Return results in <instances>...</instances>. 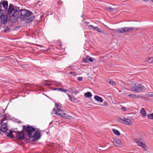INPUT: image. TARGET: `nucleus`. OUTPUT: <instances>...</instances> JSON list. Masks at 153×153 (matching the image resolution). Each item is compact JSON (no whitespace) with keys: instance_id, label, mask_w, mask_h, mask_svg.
Returning a JSON list of instances; mask_svg holds the SVG:
<instances>
[{"instance_id":"f257e3e1","label":"nucleus","mask_w":153,"mask_h":153,"mask_svg":"<svg viewBox=\"0 0 153 153\" xmlns=\"http://www.w3.org/2000/svg\"><path fill=\"white\" fill-rule=\"evenodd\" d=\"M18 12V14H16L17 16L15 15L13 18L16 19V22L18 21L17 19L19 18L22 20L26 19L27 23H30L34 19L33 13L29 10L25 9H19Z\"/></svg>"},{"instance_id":"f03ea898","label":"nucleus","mask_w":153,"mask_h":153,"mask_svg":"<svg viewBox=\"0 0 153 153\" xmlns=\"http://www.w3.org/2000/svg\"><path fill=\"white\" fill-rule=\"evenodd\" d=\"M19 7L14 6L13 5L10 4L7 10H6V14L8 15H10V20L12 23H13L16 22V19L13 18L16 15L17 16V14H18V10H19Z\"/></svg>"},{"instance_id":"7ed1b4c3","label":"nucleus","mask_w":153,"mask_h":153,"mask_svg":"<svg viewBox=\"0 0 153 153\" xmlns=\"http://www.w3.org/2000/svg\"><path fill=\"white\" fill-rule=\"evenodd\" d=\"M22 128L25 133H27V135L28 137V138L26 139V141L27 142H30L29 140L31 138V136L36 131V128H34L28 125H23Z\"/></svg>"},{"instance_id":"20e7f679","label":"nucleus","mask_w":153,"mask_h":153,"mask_svg":"<svg viewBox=\"0 0 153 153\" xmlns=\"http://www.w3.org/2000/svg\"><path fill=\"white\" fill-rule=\"evenodd\" d=\"M138 28L136 27H124L120 28H118L117 30L120 33H126L131 32L133 31L135 32L137 31Z\"/></svg>"},{"instance_id":"39448f33","label":"nucleus","mask_w":153,"mask_h":153,"mask_svg":"<svg viewBox=\"0 0 153 153\" xmlns=\"http://www.w3.org/2000/svg\"><path fill=\"white\" fill-rule=\"evenodd\" d=\"M41 132V131L39 129L36 128V130L35 131V132L33 133V134L31 136V138H33L32 139V142L36 141L40 138L42 135Z\"/></svg>"},{"instance_id":"423d86ee","label":"nucleus","mask_w":153,"mask_h":153,"mask_svg":"<svg viewBox=\"0 0 153 153\" xmlns=\"http://www.w3.org/2000/svg\"><path fill=\"white\" fill-rule=\"evenodd\" d=\"M13 132L16 133V137L17 140H21L27 138L25 135V132L23 129L21 131H14Z\"/></svg>"},{"instance_id":"0eeeda50","label":"nucleus","mask_w":153,"mask_h":153,"mask_svg":"<svg viewBox=\"0 0 153 153\" xmlns=\"http://www.w3.org/2000/svg\"><path fill=\"white\" fill-rule=\"evenodd\" d=\"M118 120L120 122L126 125H131L132 124L130 119L125 117H123V119L118 118Z\"/></svg>"},{"instance_id":"6e6552de","label":"nucleus","mask_w":153,"mask_h":153,"mask_svg":"<svg viewBox=\"0 0 153 153\" xmlns=\"http://www.w3.org/2000/svg\"><path fill=\"white\" fill-rule=\"evenodd\" d=\"M135 142L138 145L142 147L145 151L148 149V147L146 146L145 142L143 141V140L141 138L135 140Z\"/></svg>"},{"instance_id":"1a4fd4ad","label":"nucleus","mask_w":153,"mask_h":153,"mask_svg":"<svg viewBox=\"0 0 153 153\" xmlns=\"http://www.w3.org/2000/svg\"><path fill=\"white\" fill-rule=\"evenodd\" d=\"M3 13L0 14V18L1 19V23L4 24L7 22V19L9 16L8 15L6 14L5 15H2Z\"/></svg>"},{"instance_id":"9d476101","label":"nucleus","mask_w":153,"mask_h":153,"mask_svg":"<svg viewBox=\"0 0 153 153\" xmlns=\"http://www.w3.org/2000/svg\"><path fill=\"white\" fill-rule=\"evenodd\" d=\"M7 129L8 128L7 126V124L5 123L3 124L2 123L0 129V134H1V131L3 133L6 134Z\"/></svg>"},{"instance_id":"9b49d317","label":"nucleus","mask_w":153,"mask_h":153,"mask_svg":"<svg viewBox=\"0 0 153 153\" xmlns=\"http://www.w3.org/2000/svg\"><path fill=\"white\" fill-rule=\"evenodd\" d=\"M1 3V5H2L3 7L4 8L5 14H6V10H7L8 7V1L6 0H3L2 1Z\"/></svg>"},{"instance_id":"f8f14e48","label":"nucleus","mask_w":153,"mask_h":153,"mask_svg":"<svg viewBox=\"0 0 153 153\" xmlns=\"http://www.w3.org/2000/svg\"><path fill=\"white\" fill-rule=\"evenodd\" d=\"M113 143L115 146H119L121 145V143L120 140L118 139H114Z\"/></svg>"},{"instance_id":"ddd939ff","label":"nucleus","mask_w":153,"mask_h":153,"mask_svg":"<svg viewBox=\"0 0 153 153\" xmlns=\"http://www.w3.org/2000/svg\"><path fill=\"white\" fill-rule=\"evenodd\" d=\"M94 99L97 101L100 102H102L103 101V99L98 96H95L94 97Z\"/></svg>"},{"instance_id":"4468645a","label":"nucleus","mask_w":153,"mask_h":153,"mask_svg":"<svg viewBox=\"0 0 153 153\" xmlns=\"http://www.w3.org/2000/svg\"><path fill=\"white\" fill-rule=\"evenodd\" d=\"M55 106L56 107L58 111L60 112V111H62V107L61 106V104L56 103Z\"/></svg>"},{"instance_id":"2eb2a0df","label":"nucleus","mask_w":153,"mask_h":153,"mask_svg":"<svg viewBox=\"0 0 153 153\" xmlns=\"http://www.w3.org/2000/svg\"><path fill=\"white\" fill-rule=\"evenodd\" d=\"M68 96L69 97V99L70 101L75 102L76 100L75 97L74 96H71L68 93H66Z\"/></svg>"},{"instance_id":"dca6fc26","label":"nucleus","mask_w":153,"mask_h":153,"mask_svg":"<svg viewBox=\"0 0 153 153\" xmlns=\"http://www.w3.org/2000/svg\"><path fill=\"white\" fill-rule=\"evenodd\" d=\"M60 116L66 119H69L70 118V116L68 114L65 113H62V115H61Z\"/></svg>"},{"instance_id":"f3484780","label":"nucleus","mask_w":153,"mask_h":153,"mask_svg":"<svg viewBox=\"0 0 153 153\" xmlns=\"http://www.w3.org/2000/svg\"><path fill=\"white\" fill-rule=\"evenodd\" d=\"M13 132L12 131L10 130L9 133L7 134V136L12 138L15 137L12 134Z\"/></svg>"},{"instance_id":"a211bd4d","label":"nucleus","mask_w":153,"mask_h":153,"mask_svg":"<svg viewBox=\"0 0 153 153\" xmlns=\"http://www.w3.org/2000/svg\"><path fill=\"white\" fill-rule=\"evenodd\" d=\"M107 82L108 83L112 85H116L115 82L113 81L112 79H108L107 80Z\"/></svg>"},{"instance_id":"6ab92c4d","label":"nucleus","mask_w":153,"mask_h":153,"mask_svg":"<svg viewBox=\"0 0 153 153\" xmlns=\"http://www.w3.org/2000/svg\"><path fill=\"white\" fill-rule=\"evenodd\" d=\"M140 113L143 117H145L146 116V113L144 108H143L141 109Z\"/></svg>"},{"instance_id":"aec40b11","label":"nucleus","mask_w":153,"mask_h":153,"mask_svg":"<svg viewBox=\"0 0 153 153\" xmlns=\"http://www.w3.org/2000/svg\"><path fill=\"white\" fill-rule=\"evenodd\" d=\"M92 96V94L91 93L89 92H88L84 94V96L86 98L91 97Z\"/></svg>"},{"instance_id":"412c9836","label":"nucleus","mask_w":153,"mask_h":153,"mask_svg":"<svg viewBox=\"0 0 153 153\" xmlns=\"http://www.w3.org/2000/svg\"><path fill=\"white\" fill-rule=\"evenodd\" d=\"M147 62L149 63H153V57L148 58L146 60Z\"/></svg>"},{"instance_id":"4be33fe9","label":"nucleus","mask_w":153,"mask_h":153,"mask_svg":"<svg viewBox=\"0 0 153 153\" xmlns=\"http://www.w3.org/2000/svg\"><path fill=\"white\" fill-rule=\"evenodd\" d=\"M112 131H113L114 134L116 135L117 136H119L120 135V133L117 130H116L114 129H113Z\"/></svg>"},{"instance_id":"5701e85b","label":"nucleus","mask_w":153,"mask_h":153,"mask_svg":"<svg viewBox=\"0 0 153 153\" xmlns=\"http://www.w3.org/2000/svg\"><path fill=\"white\" fill-rule=\"evenodd\" d=\"M55 89L58 91H61L62 92L68 91V90L67 89L63 88H56V89Z\"/></svg>"},{"instance_id":"b1692460","label":"nucleus","mask_w":153,"mask_h":153,"mask_svg":"<svg viewBox=\"0 0 153 153\" xmlns=\"http://www.w3.org/2000/svg\"><path fill=\"white\" fill-rule=\"evenodd\" d=\"M137 86V89H139L141 90H143L144 89L143 86L140 84H138Z\"/></svg>"},{"instance_id":"393cba45","label":"nucleus","mask_w":153,"mask_h":153,"mask_svg":"<svg viewBox=\"0 0 153 153\" xmlns=\"http://www.w3.org/2000/svg\"><path fill=\"white\" fill-rule=\"evenodd\" d=\"M106 9L107 11L109 12H112L114 10V9L111 7H107Z\"/></svg>"},{"instance_id":"a878e982","label":"nucleus","mask_w":153,"mask_h":153,"mask_svg":"<svg viewBox=\"0 0 153 153\" xmlns=\"http://www.w3.org/2000/svg\"><path fill=\"white\" fill-rule=\"evenodd\" d=\"M131 90L132 91H137L138 90L137 88V86L135 85V87L132 86L131 88Z\"/></svg>"},{"instance_id":"bb28decb","label":"nucleus","mask_w":153,"mask_h":153,"mask_svg":"<svg viewBox=\"0 0 153 153\" xmlns=\"http://www.w3.org/2000/svg\"><path fill=\"white\" fill-rule=\"evenodd\" d=\"M128 96L132 98H135L137 99V95L134 94H130L128 95Z\"/></svg>"},{"instance_id":"cd10ccee","label":"nucleus","mask_w":153,"mask_h":153,"mask_svg":"<svg viewBox=\"0 0 153 153\" xmlns=\"http://www.w3.org/2000/svg\"><path fill=\"white\" fill-rule=\"evenodd\" d=\"M89 27H92V28L93 29V30L94 31L96 30L97 31V30L99 29V28L97 27H94L92 25H90L88 26Z\"/></svg>"},{"instance_id":"c85d7f7f","label":"nucleus","mask_w":153,"mask_h":153,"mask_svg":"<svg viewBox=\"0 0 153 153\" xmlns=\"http://www.w3.org/2000/svg\"><path fill=\"white\" fill-rule=\"evenodd\" d=\"M87 59L88 60V61H89L91 62H92L93 61V59L88 56H87Z\"/></svg>"},{"instance_id":"c756f323","label":"nucleus","mask_w":153,"mask_h":153,"mask_svg":"<svg viewBox=\"0 0 153 153\" xmlns=\"http://www.w3.org/2000/svg\"><path fill=\"white\" fill-rule=\"evenodd\" d=\"M97 32L101 33L104 35L106 34L102 30L99 28L97 30Z\"/></svg>"},{"instance_id":"7c9ffc66","label":"nucleus","mask_w":153,"mask_h":153,"mask_svg":"<svg viewBox=\"0 0 153 153\" xmlns=\"http://www.w3.org/2000/svg\"><path fill=\"white\" fill-rule=\"evenodd\" d=\"M147 117L150 119H153V114H149L147 115Z\"/></svg>"},{"instance_id":"2f4dec72","label":"nucleus","mask_w":153,"mask_h":153,"mask_svg":"<svg viewBox=\"0 0 153 153\" xmlns=\"http://www.w3.org/2000/svg\"><path fill=\"white\" fill-rule=\"evenodd\" d=\"M10 31V29L8 27H7L4 30V33H7L9 32Z\"/></svg>"},{"instance_id":"473e14b6","label":"nucleus","mask_w":153,"mask_h":153,"mask_svg":"<svg viewBox=\"0 0 153 153\" xmlns=\"http://www.w3.org/2000/svg\"><path fill=\"white\" fill-rule=\"evenodd\" d=\"M4 10L1 9V3L0 2V14L4 13Z\"/></svg>"},{"instance_id":"72a5a7b5","label":"nucleus","mask_w":153,"mask_h":153,"mask_svg":"<svg viewBox=\"0 0 153 153\" xmlns=\"http://www.w3.org/2000/svg\"><path fill=\"white\" fill-rule=\"evenodd\" d=\"M69 74L73 75L74 76H75L76 75V73L73 72H70Z\"/></svg>"},{"instance_id":"f704fd0d","label":"nucleus","mask_w":153,"mask_h":153,"mask_svg":"<svg viewBox=\"0 0 153 153\" xmlns=\"http://www.w3.org/2000/svg\"><path fill=\"white\" fill-rule=\"evenodd\" d=\"M144 98V97L139 95H137V98Z\"/></svg>"},{"instance_id":"c9c22d12","label":"nucleus","mask_w":153,"mask_h":153,"mask_svg":"<svg viewBox=\"0 0 153 153\" xmlns=\"http://www.w3.org/2000/svg\"><path fill=\"white\" fill-rule=\"evenodd\" d=\"M55 114L57 115H59L61 116V115H62L61 113H59L57 111H55Z\"/></svg>"},{"instance_id":"e433bc0d","label":"nucleus","mask_w":153,"mask_h":153,"mask_svg":"<svg viewBox=\"0 0 153 153\" xmlns=\"http://www.w3.org/2000/svg\"><path fill=\"white\" fill-rule=\"evenodd\" d=\"M83 61L84 62L87 63L88 62V60L87 59V57L85 58H83Z\"/></svg>"},{"instance_id":"4c0bfd02","label":"nucleus","mask_w":153,"mask_h":153,"mask_svg":"<svg viewBox=\"0 0 153 153\" xmlns=\"http://www.w3.org/2000/svg\"><path fill=\"white\" fill-rule=\"evenodd\" d=\"M112 32L114 33H116L118 31L117 30H117H116L115 29H112Z\"/></svg>"},{"instance_id":"58836bf2","label":"nucleus","mask_w":153,"mask_h":153,"mask_svg":"<svg viewBox=\"0 0 153 153\" xmlns=\"http://www.w3.org/2000/svg\"><path fill=\"white\" fill-rule=\"evenodd\" d=\"M121 109L123 111H126V107L124 106L122 107Z\"/></svg>"},{"instance_id":"ea45409f","label":"nucleus","mask_w":153,"mask_h":153,"mask_svg":"<svg viewBox=\"0 0 153 153\" xmlns=\"http://www.w3.org/2000/svg\"><path fill=\"white\" fill-rule=\"evenodd\" d=\"M78 80L79 81H81L82 80L83 77H79L78 78Z\"/></svg>"},{"instance_id":"a19ab883","label":"nucleus","mask_w":153,"mask_h":153,"mask_svg":"<svg viewBox=\"0 0 153 153\" xmlns=\"http://www.w3.org/2000/svg\"><path fill=\"white\" fill-rule=\"evenodd\" d=\"M52 85V84L51 83H50V84H49V83H46L45 84V85L46 86H51V85Z\"/></svg>"},{"instance_id":"79ce46f5","label":"nucleus","mask_w":153,"mask_h":153,"mask_svg":"<svg viewBox=\"0 0 153 153\" xmlns=\"http://www.w3.org/2000/svg\"><path fill=\"white\" fill-rule=\"evenodd\" d=\"M103 105L105 106H107L108 105V103L107 102H103Z\"/></svg>"},{"instance_id":"37998d69","label":"nucleus","mask_w":153,"mask_h":153,"mask_svg":"<svg viewBox=\"0 0 153 153\" xmlns=\"http://www.w3.org/2000/svg\"><path fill=\"white\" fill-rule=\"evenodd\" d=\"M84 23L86 25H88V24L89 23V22H88L85 21L84 22Z\"/></svg>"},{"instance_id":"c03bdc74","label":"nucleus","mask_w":153,"mask_h":153,"mask_svg":"<svg viewBox=\"0 0 153 153\" xmlns=\"http://www.w3.org/2000/svg\"><path fill=\"white\" fill-rule=\"evenodd\" d=\"M55 89H56V88H55L54 87L51 88V89L53 90H56Z\"/></svg>"},{"instance_id":"a18cd8bd","label":"nucleus","mask_w":153,"mask_h":153,"mask_svg":"<svg viewBox=\"0 0 153 153\" xmlns=\"http://www.w3.org/2000/svg\"><path fill=\"white\" fill-rule=\"evenodd\" d=\"M30 85L29 87H32L31 86V85H30V84H28V83H27V84H26V85Z\"/></svg>"},{"instance_id":"49530a36","label":"nucleus","mask_w":153,"mask_h":153,"mask_svg":"<svg viewBox=\"0 0 153 153\" xmlns=\"http://www.w3.org/2000/svg\"><path fill=\"white\" fill-rule=\"evenodd\" d=\"M5 120V118H3V119H2L1 121H2V122H3V121H4Z\"/></svg>"},{"instance_id":"de8ad7c7","label":"nucleus","mask_w":153,"mask_h":153,"mask_svg":"<svg viewBox=\"0 0 153 153\" xmlns=\"http://www.w3.org/2000/svg\"><path fill=\"white\" fill-rule=\"evenodd\" d=\"M6 117V115L5 114H4V118H5Z\"/></svg>"},{"instance_id":"09e8293b","label":"nucleus","mask_w":153,"mask_h":153,"mask_svg":"<svg viewBox=\"0 0 153 153\" xmlns=\"http://www.w3.org/2000/svg\"><path fill=\"white\" fill-rule=\"evenodd\" d=\"M43 16L42 15H41L40 16V18H42V17H43Z\"/></svg>"},{"instance_id":"8fccbe9b","label":"nucleus","mask_w":153,"mask_h":153,"mask_svg":"<svg viewBox=\"0 0 153 153\" xmlns=\"http://www.w3.org/2000/svg\"><path fill=\"white\" fill-rule=\"evenodd\" d=\"M70 89L71 90L72 92H73V90L71 88H70Z\"/></svg>"},{"instance_id":"3c124183","label":"nucleus","mask_w":153,"mask_h":153,"mask_svg":"<svg viewBox=\"0 0 153 153\" xmlns=\"http://www.w3.org/2000/svg\"><path fill=\"white\" fill-rule=\"evenodd\" d=\"M151 96V97H153V94L152 95H151V96Z\"/></svg>"},{"instance_id":"603ef678","label":"nucleus","mask_w":153,"mask_h":153,"mask_svg":"<svg viewBox=\"0 0 153 153\" xmlns=\"http://www.w3.org/2000/svg\"><path fill=\"white\" fill-rule=\"evenodd\" d=\"M151 1L153 3V0H151Z\"/></svg>"},{"instance_id":"864d4df0","label":"nucleus","mask_w":153,"mask_h":153,"mask_svg":"<svg viewBox=\"0 0 153 153\" xmlns=\"http://www.w3.org/2000/svg\"><path fill=\"white\" fill-rule=\"evenodd\" d=\"M55 108H54L53 109V111H54L55 110Z\"/></svg>"},{"instance_id":"5fc2aeb1","label":"nucleus","mask_w":153,"mask_h":153,"mask_svg":"<svg viewBox=\"0 0 153 153\" xmlns=\"http://www.w3.org/2000/svg\"><path fill=\"white\" fill-rule=\"evenodd\" d=\"M99 149L100 150H102V149Z\"/></svg>"},{"instance_id":"6e6d98bb","label":"nucleus","mask_w":153,"mask_h":153,"mask_svg":"<svg viewBox=\"0 0 153 153\" xmlns=\"http://www.w3.org/2000/svg\"><path fill=\"white\" fill-rule=\"evenodd\" d=\"M81 16H82V17H83V15H82Z\"/></svg>"},{"instance_id":"4d7b16f0","label":"nucleus","mask_w":153,"mask_h":153,"mask_svg":"<svg viewBox=\"0 0 153 153\" xmlns=\"http://www.w3.org/2000/svg\"><path fill=\"white\" fill-rule=\"evenodd\" d=\"M55 85L57 86V84H55Z\"/></svg>"},{"instance_id":"13d9d810","label":"nucleus","mask_w":153,"mask_h":153,"mask_svg":"<svg viewBox=\"0 0 153 153\" xmlns=\"http://www.w3.org/2000/svg\"><path fill=\"white\" fill-rule=\"evenodd\" d=\"M59 0V1L60 0ZM59 1H58V3H59Z\"/></svg>"},{"instance_id":"bf43d9fd","label":"nucleus","mask_w":153,"mask_h":153,"mask_svg":"<svg viewBox=\"0 0 153 153\" xmlns=\"http://www.w3.org/2000/svg\"><path fill=\"white\" fill-rule=\"evenodd\" d=\"M48 49H49V48H48V49H47V50H47V51H48Z\"/></svg>"},{"instance_id":"052dcab7","label":"nucleus","mask_w":153,"mask_h":153,"mask_svg":"<svg viewBox=\"0 0 153 153\" xmlns=\"http://www.w3.org/2000/svg\"><path fill=\"white\" fill-rule=\"evenodd\" d=\"M46 82H48V80H47V81H46Z\"/></svg>"},{"instance_id":"680f3d73","label":"nucleus","mask_w":153,"mask_h":153,"mask_svg":"<svg viewBox=\"0 0 153 153\" xmlns=\"http://www.w3.org/2000/svg\"><path fill=\"white\" fill-rule=\"evenodd\" d=\"M147 152V153H148V152Z\"/></svg>"},{"instance_id":"e2e57ef3","label":"nucleus","mask_w":153,"mask_h":153,"mask_svg":"<svg viewBox=\"0 0 153 153\" xmlns=\"http://www.w3.org/2000/svg\"><path fill=\"white\" fill-rule=\"evenodd\" d=\"M152 129L153 130V128H152Z\"/></svg>"}]
</instances>
